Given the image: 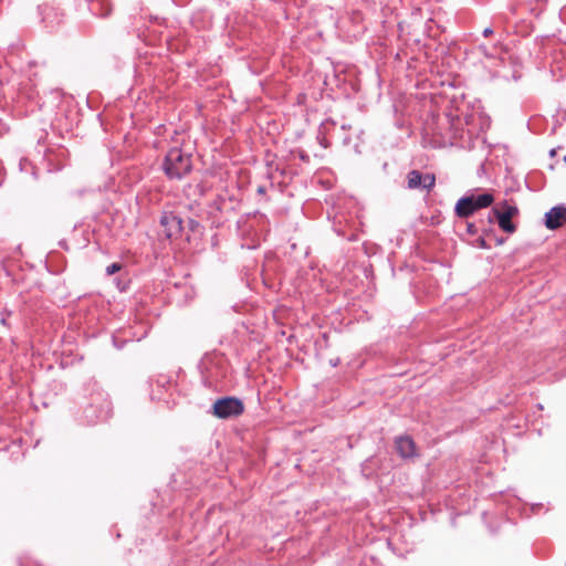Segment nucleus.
<instances>
[{
	"label": "nucleus",
	"mask_w": 566,
	"mask_h": 566,
	"mask_svg": "<svg viewBox=\"0 0 566 566\" xmlns=\"http://www.w3.org/2000/svg\"><path fill=\"white\" fill-rule=\"evenodd\" d=\"M123 268V264L122 263H118V262H115V263H112L109 264L107 268H106V274L107 275H113L115 274L116 272L120 271Z\"/></svg>",
	"instance_id": "15"
},
{
	"label": "nucleus",
	"mask_w": 566,
	"mask_h": 566,
	"mask_svg": "<svg viewBox=\"0 0 566 566\" xmlns=\"http://www.w3.org/2000/svg\"><path fill=\"white\" fill-rule=\"evenodd\" d=\"M239 205V201L230 196L218 195L216 199L209 203L207 211L211 224L214 227L221 226L227 220V214L233 212Z\"/></svg>",
	"instance_id": "2"
},
{
	"label": "nucleus",
	"mask_w": 566,
	"mask_h": 566,
	"mask_svg": "<svg viewBox=\"0 0 566 566\" xmlns=\"http://www.w3.org/2000/svg\"><path fill=\"white\" fill-rule=\"evenodd\" d=\"M88 9L93 15L105 18L112 12V4L109 0H91Z\"/></svg>",
	"instance_id": "8"
},
{
	"label": "nucleus",
	"mask_w": 566,
	"mask_h": 566,
	"mask_svg": "<svg viewBox=\"0 0 566 566\" xmlns=\"http://www.w3.org/2000/svg\"><path fill=\"white\" fill-rule=\"evenodd\" d=\"M1 323H2L3 325H6V323H7V322H6V318H1Z\"/></svg>",
	"instance_id": "22"
},
{
	"label": "nucleus",
	"mask_w": 566,
	"mask_h": 566,
	"mask_svg": "<svg viewBox=\"0 0 566 566\" xmlns=\"http://www.w3.org/2000/svg\"><path fill=\"white\" fill-rule=\"evenodd\" d=\"M476 245H478L479 248H481V249H488V248H489V245H488V243H486L485 239H484V238H482V237H481V238H479V239L476 240Z\"/></svg>",
	"instance_id": "16"
},
{
	"label": "nucleus",
	"mask_w": 566,
	"mask_h": 566,
	"mask_svg": "<svg viewBox=\"0 0 566 566\" xmlns=\"http://www.w3.org/2000/svg\"><path fill=\"white\" fill-rule=\"evenodd\" d=\"M566 222V208L558 206L552 208L545 214V226L549 230L560 228Z\"/></svg>",
	"instance_id": "6"
},
{
	"label": "nucleus",
	"mask_w": 566,
	"mask_h": 566,
	"mask_svg": "<svg viewBox=\"0 0 566 566\" xmlns=\"http://www.w3.org/2000/svg\"><path fill=\"white\" fill-rule=\"evenodd\" d=\"M422 174L418 170H411L408 174V188L416 189L421 187Z\"/></svg>",
	"instance_id": "13"
},
{
	"label": "nucleus",
	"mask_w": 566,
	"mask_h": 566,
	"mask_svg": "<svg viewBox=\"0 0 566 566\" xmlns=\"http://www.w3.org/2000/svg\"><path fill=\"white\" fill-rule=\"evenodd\" d=\"M205 384L208 386V387H211L212 386V382L211 381H208V379L205 380Z\"/></svg>",
	"instance_id": "20"
},
{
	"label": "nucleus",
	"mask_w": 566,
	"mask_h": 566,
	"mask_svg": "<svg viewBox=\"0 0 566 566\" xmlns=\"http://www.w3.org/2000/svg\"><path fill=\"white\" fill-rule=\"evenodd\" d=\"M264 191H265L264 187H259V188H258V192H259V193H264Z\"/></svg>",
	"instance_id": "19"
},
{
	"label": "nucleus",
	"mask_w": 566,
	"mask_h": 566,
	"mask_svg": "<svg viewBox=\"0 0 566 566\" xmlns=\"http://www.w3.org/2000/svg\"><path fill=\"white\" fill-rule=\"evenodd\" d=\"M492 33H493V30H492V29H490V28H486V29H484V31H483V35H484V36H490Z\"/></svg>",
	"instance_id": "18"
},
{
	"label": "nucleus",
	"mask_w": 566,
	"mask_h": 566,
	"mask_svg": "<svg viewBox=\"0 0 566 566\" xmlns=\"http://www.w3.org/2000/svg\"><path fill=\"white\" fill-rule=\"evenodd\" d=\"M509 213L511 217H516L518 214V209L516 206L510 205L507 201H503L499 203L495 208H493V213Z\"/></svg>",
	"instance_id": "12"
},
{
	"label": "nucleus",
	"mask_w": 566,
	"mask_h": 566,
	"mask_svg": "<svg viewBox=\"0 0 566 566\" xmlns=\"http://www.w3.org/2000/svg\"><path fill=\"white\" fill-rule=\"evenodd\" d=\"M473 199L470 197L461 198L455 206V212L461 218H467L476 211Z\"/></svg>",
	"instance_id": "9"
},
{
	"label": "nucleus",
	"mask_w": 566,
	"mask_h": 566,
	"mask_svg": "<svg viewBox=\"0 0 566 566\" xmlns=\"http://www.w3.org/2000/svg\"><path fill=\"white\" fill-rule=\"evenodd\" d=\"M494 216L496 217V220H497V223H499V227L501 228V230H503L506 233H514L516 231V226L512 222V219L514 217H511L510 212L509 213L496 212V214H494Z\"/></svg>",
	"instance_id": "10"
},
{
	"label": "nucleus",
	"mask_w": 566,
	"mask_h": 566,
	"mask_svg": "<svg viewBox=\"0 0 566 566\" xmlns=\"http://www.w3.org/2000/svg\"><path fill=\"white\" fill-rule=\"evenodd\" d=\"M395 444L396 450L401 458L408 459L418 455L416 443L409 436L398 437Z\"/></svg>",
	"instance_id": "7"
},
{
	"label": "nucleus",
	"mask_w": 566,
	"mask_h": 566,
	"mask_svg": "<svg viewBox=\"0 0 566 566\" xmlns=\"http://www.w3.org/2000/svg\"><path fill=\"white\" fill-rule=\"evenodd\" d=\"M97 400L98 405L91 403L84 409V417L88 424H93L98 421H105L111 417V402L101 396L97 398Z\"/></svg>",
	"instance_id": "4"
},
{
	"label": "nucleus",
	"mask_w": 566,
	"mask_h": 566,
	"mask_svg": "<svg viewBox=\"0 0 566 566\" xmlns=\"http://www.w3.org/2000/svg\"><path fill=\"white\" fill-rule=\"evenodd\" d=\"M163 169L169 179L180 180L192 170L191 155L181 148L172 147L165 156Z\"/></svg>",
	"instance_id": "1"
},
{
	"label": "nucleus",
	"mask_w": 566,
	"mask_h": 566,
	"mask_svg": "<svg viewBox=\"0 0 566 566\" xmlns=\"http://www.w3.org/2000/svg\"><path fill=\"white\" fill-rule=\"evenodd\" d=\"M160 224L168 239L177 238L182 231V219L174 212H165L160 217Z\"/></svg>",
	"instance_id": "5"
},
{
	"label": "nucleus",
	"mask_w": 566,
	"mask_h": 566,
	"mask_svg": "<svg viewBox=\"0 0 566 566\" xmlns=\"http://www.w3.org/2000/svg\"><path fill=\"white\" fill-rule=\"evenodd\" d=\"M190 223H191V227H195V224L197 226V222H195L193 220H190Z\"/></svg>",
	"instance_id": "21"
},
{
	"label": "nucleus",
	"mask_w": 566,
	"mask_h": 566,
	"mask_svg": "<svg viewBox=\"0 0 566 566\" xmlns=\"http://www.w3.org/2000/svg\"><path fill=\"white\" fill-rule=\"evenodd\" d=\"M471 198L473 199L474 205L478 210L491 206L494 201V198L491 193H483V195H479L476 197L471 196Z\"/></svg>",
	"instance_id": "11"
},
{
	"label": "nucleus",
	"mask_w": 566,
	"mask_h": 566,
	"mask_svg": "<svg viewBox=\"0 0 566 566\" xmlns=\"http://www.w3.org/2000/svg\"><path fill=\"white\" fill-rule=\"evenodd\" d=\"M436 185V176L433 174L422 175L421 187L430 191Z\"/></svg>",
	"instance_id": "14"
},
{
	"label": "nucleus",
	"mask_w": 566,
	"mask_h": 566,
	"mask_svg": "<svg viewBox=\"0 0 566 566\" xmlns=\"http://www.w3.org/2000/svg\"><path fill=\"white\" fill-rule=\"evenodd\" d=\"M467 231L470 234H475L478 230H476V228H475V226L473 223L468 222L467 223Z\"/></svg>",
	"instance_id": "17"
},
{
	"label": "nucleus",
	"mask_w": 566,
	"mask_h": 566,
	"mask_svg": "<svg viewBox=\"0 0 566 566\" xmlns=\"http://www.w3.org/2000/svg\"><path fill=\"white\" fill-rule=\"evenodd\" d=\"M244 403L234 397L219 398L213 403V415L220 419L234 418L244 412Z\"/></svg>",
	"instance_id": "3"
}]
</instances>
